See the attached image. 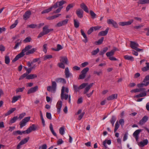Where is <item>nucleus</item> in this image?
Returning a JSON list of instances; mask_svg holds the SVG:
<instances>
[{"instance_id":"f257e3e1","label":"nucleus","mask_w":149,"mask_h":149,"mask_svg":"<svg viewBox=\"0 0 149 149\" xmlns=\"http://www.w3.org/2000/svg\"><path fill=\"white\" fill-rule=\"evenodd\" d=\"M32 47V46L30 45L26 46L24 49L22 50L21 52L19 54L16 56L15 58L13 60L12 62H14L19 58L23 57L25 54H24L25 52H26L25 54L26 55L33 54L37 49V48H33L29 50Z\"/></svg>"},{"instance_id":"f03ea898","label":"nucleus","mask_w":149,"mask_h":149,"mask_svg":"<svg viewBox=\"0 0 149 149\" xmlns=\"http://www.w3.org/2000/svg\"><path fill=\"white\" fill-rule=\"evenodd\" d=\"M66 3V2L64 0H61L60 1H57L54 5L50 8L45 10L42 12V14L48 13L51 11L53 8L56 9L58 8L53 12V13H60L61 9L63 8V5Z\"/></svg>"},{"instance_id":"7ed1b4c3","label":"nucleus","mask_w":149,"mask_h":149,"mask_svg":"<svg viewBox=\"0 0 149 149\" xmlns=\"http://www.w3.org/2000/svg\"><path fill=\"white\" fill-rule=\"evenodd\" d=\"M65 88L64 86H63L61 90V100L64 99L65 100H67L69 98V102L70 103L71 100V96L70 95H68V94L64 93Z\"/></svg>"},{"instance_id":"20e7f679","label":"nucleus","mask_w":149,"mask_h":149,"mask_svg":"<svg viewBox=\"0 0 149 149\" xmlns=\"http://www.w3.org/2000/svg\"><path fill=\"white\" fill-rule=\"evenodd\" d=\"M57 84L56 82L55 81L52 82V86H48L47 87V91L51 92L52 93H55L56 89Z\"/></svg>"},{"instance_id":"39448f33","label":"nucleus","mask_w":149,"mask_h":149,"mask_svg":"<svg viewBox=\"0 0 149 149\" xmlns=\"http://www.w3.org/2000/svg\"><path fill=\"white\" fill-rule=\"evenodd\" d=\"M130 46L132 48L136 50L137 52H140L143 50V49H140L138 48L139 47V45L133 41H131L130 44Z\"/></svg>"},{"instance_id":"423d86ee","label":"nucleus","mask_w":149,"mask_h":149,"mask_svg":"<svg viewBox=\"0 0 149 149\" xmlns=\"http://www.w3.org/2000/svg\"><path fill=\"white\" fill-rule=\"evenodd\" d=\"M89 68L88 67L84 68L81 71V74L79 76V79H84L86 76V74L89 71Z\"/></svg>"},{"instance_id":"0eeeda50","label":"nucleus","mask_w":149,"mask_h":149,"mask_svg":"<svg viewBox=\"0 0 149 149\" xmlns=\"http://www.w3.org/2000/svg\"><path fill=\"white\" fill-rule=\"evenodd\" d=\"M49 27L48 25H45L43 28L42 31L40 32L38 36V38L42 37L45 35L48 34V28Z\"/></svg>"},{"instance_id":"6e6552de","label":"nucleus","mask_w":149,"mask_h":149,"mask_svg":"<svg viewBox=\"0 0 149 149\" xmlns=\"http://www.w3.org/2000/svg\"><path fill=\"white\" fill-rule=\"evenodd\" d=\"M30 117H27L25 118L20 123V127L22 128L25 126L26 123L30 120Z\"/></svg>"},{"instance_id":"1a4fd4ad","label":"nucleus","mask_w":149,"mask_h":149,"mask_svg":"<svg viewBox=\"0 0 149 149\" xmlns=\"http://www.w3.org/2000/svg\"><path fill=\"white\" fill-rule=\"evenodd\" d=\"M76 13L79 18H81L83 17L84 11L82 9H77L76 11Z\"/></svg>"},{"instance_id":"9d476101","label":"nucleus","mask_w":149,"mask_h":149,"mask_svg":"<svg viewBox=\"0 0 149 149\" xmlns=\"http://www.w3.org/2000/svg\"><path fill=\"white\" fill-rule=\"evenodd\" d=\"M68 19H66L58 22L56 25V27H59L66 25L68 23Z\"/></svg>"},{"instance_id":"9b49d317","label":"nucleus","mask_w":149,"mask_h":149,"mask_svg":"<svg viewBox=\"0 0 149 149\" xmlns=\"http://www.w3.org/2000/svg\"><path fill=\"white\" fill-rule=\"evenodd\" d=\"M64 72L65 77L66 78H68L70 77H72V74L70 72L68 67H67L65 68Z\"/></svg>"},{"instance_id":"f8f14e48","label":"nucleus","mask_w":149,"mask_h":149,"mask_svg":"<svg viewBox=\"0 0 149 149\" xmlns=\"http://www.w3.org/2000/svg\"><path fill=\"white\" fill-rule=\"evenodd\" d=\"M107 23L109 24H112L115 28H117L118 27V25L117 23L112 19H108Z\"/></svg>"},{"instance_id":"ddd939ff","label":"nucleus","mask_w":149,"mask_h":149,"mask_svg":"<svg viewBox=\"0 0 149 149\" xmlns=\"http://www.w3.org/2000/svg\"><path fill=\"white\" fill-rule=\"evenodd\" d=\"M141 130L139 129L136 130L133 134V136L135 138L136 141H137L139 139V135L141 131Z\"/></svg>"},{"instance_id":"4468645a","label":"nucleus","mask_w":149,"mask_h":149,"mask_svg":"<svg viewBox=\"0 0 149 149\" xmlns=\"http://www.w3.org/2000/svg\"><path fill=\"white\" fill-rule=\"evenodd\" d=\"M62 102L60 101L58 102L56 104V108L57 109V112L59 114L61 111V109L62 106Z\"/></svg>"},{"instance_id":"2eb2a0df","label":"nucleus","mask_w":149,"mask_h":149,"mask_svg":"<svg viewBox=\"0 0 149 149\" xmlns=\"http://www.w3.org/2000/svg\"><path fill=\"white\" fill-rule=\"evenodd\" d=\"M31 14V12L30 11H26L23 15V19L26 20L27 19Z\"/></svg>"},{"instance_id":"dca6fc26","label":"nucleus","mask_w":149,"mask_h":149,"mask_svg":"<svg viewBox=\"0 0 149 149\" xmlns=\"http://www.w3.org/2000/svg\"><path fill=\"white\" fill-rule=\"evenodd\" d=\"M148 118L147 116H144L139 121V124L141 125H143L148 120Z\"/></svg>"},{"instance_id":"f3484780","label":"nucleus","mask_w":149,"mask_h":149,"mask_svg":"<svg viewBox=\"0 0 149 149\" xmlns=\"http://www.w3.org/2000/svg\"><path fill=\"white\" fill-rule=\"evenodd\" d=\"M37 128V127L35 126V125L34 124H33L31 126L29 127V128L27 129V133H29L32 131H35Z\"/></svg>"},{"instance_id":"a211bd4d","label":"nucleus","mask_w":149,"mask_h":149,"mask_svg":"<svg viewBox=\"0 0 149 149\" xmlns=\"http://www.w3.org/2000/svg\"><path fill=\"white\" fill-rule=\"evenodd\" d=\"M60 61L61 63H63L65 64H68V58L66 56H62L60 58Z\"/></svg>"},{"instance_id":"6ab92c4d","label":"nucleus","mask_w":149,"mask_h":149,"mask_svg":"<svg viewBox=\"0 0 149 149\" xmlns=\"http://www.w3.org/2000/svg\"><path fill=\"white\" fill-rule=\"evenodd\" d=\"M38 86H37L30 88L28 91L27 93L28 94L35 92L38 90Z\"/></svg>"},{"instance_id":"aec40b11","label":"nucleus","mask_w":149,"mask_h":149,"mask_svg":"<svg viewBox=\"0 0 149 149\" xmlns=\"http://www.w3.org/2000/svg\"><path fill=\"white\" fill-rule=\"evenodd\" d=\"M56 81L58 83H61L63 84L66 83V80L63 78H58L55 79Z\"/></svg>"},{"instance_id":"412c9836","label":"nucleus","mask_w":149,"mask_h":149,"mask_svg":"<svg viewBox=\"0 0 149 149\" xmlns=\"http://www.w3.org/2000/svg\"><path fill=\"white\" fill-rule=\"evenodd\" d=\"M80 7L81 9H83L84 11L87 13H89L88 8L87 6L84 3H82L80 5Z\"/></svg>"},{"instance_id":"4be33fe9","label":"nucleus","mask_w":149,"mask_h":149,"mask_svg":"<svg viewBox=\"0 0 149 149\" xmlns=\"http://www.w3.org/2000/svg\"><path fill=\"white\" fill-rule=\"evenodd\" d=\"M148 143V140L147 139H146L139 143L138 145L140 146L143 147L144 146L147 145Z\"/></svg>"},{"instance_id":"5701e85b","label":"nucleus","mask_w":149,"mask_h":149,"mask_svg":"<svg viewBox=\"0 0 149 149\" xmlns=\"http://www.w3.org/2000/svg\"><path fill=\"white\" fill-rule=\"evenodd\" d=\"M93 83H91L89 85H87V86L85 88V89L83 93L86 94L89 91L90 88L93 86Z\"/></svg>"},{"instance_id":"b1692460","label":"nucleus","mask_w":149,"mask_h":149,"mask_svg":"<svg viewBox=\"0 0 149 149\" xmlns=\"http://www.w3.org/2000/svg\"><path fill=\"white\" fill-rule=\"evenodd\" d=\"M109 30V28L107 27L105 31H102L100 32L98 34V36H105L108 33Z\"/></svg>"},{"instance_id":"393cba45","label":"nucleus","mask_w":149,"mask_h":149,"mask_svg":"<svg viewBox=\"0 0 149 149\" xmlns=\"http://www.w3.org/2000/svg\"><path fill=\"white\" fill-rule=\"evenodd\" d=\"M117 94H113L108 97L107 98V100H113L114 99H116L117 97Z\"/></svg>"},{"instance_id":"a878e982","label":"nucleus","mask_w":149,"mask_h":149,"mask_svg":"<svg viewBox=\"0 0 149 149\" xmlns=\"http://www.w3.org/2000/svg\"><path fill=\"white\" fill-rule=\"evenodd\" d=\"M81 32L82 35L83 36L84 38H85V39L83 40V41L85 43H86L87 42L88 40L86 36L84 33V31L82 29L81 30Z\"/></svg>"},{"instance_id":"bb28decb","label":"nucleus","mask_w":149,"mask_h":149,"mask_svg":"<svg viewBox=\"0 0 149 149\" xmlns=\"http://www.w3.org/2000/svg\"><path fill=\"white\" fill-rule=\"evenodd\" d=\"M16 44L15 46L14 47V49H16L22 43V41L21 40H20L18 39L15 42Z\"/></svg>"},{"instance_id":"cd10ccee","label":"nucleus","mask_w":149,"mask_h":149,"mask_svg":"<svg viewBox=\"0 0 149 149\" xmlns=\"http://www.w3.org/2000/svg\"><path fill=\"white\" fill-rule=\"evenodd\" d=\"M36 66L35 64L33 65V66L31 67H30V68L26 69V73L27 74H28L29 73H30L31 71V70L35 69Z\"/></svg>"},{"instance_id":"c85d7f7f","label":"nucleus","mask_w":149,"mask_h":149,"mask_svg":"<svg viewBox=\"0 0 149 149\" xmlns=\"http://www.w3.org/2000/svg\"><path fill=\"white\" fill-rule=\"evenodd\" d=\"M147 93L146 91L143 92V93H141L136 95L134 96V97H136L137 98H139L141 97H144L146 96Z\"/></svg>"},{"instance_id":"c756f323","label":"nucleus","mask_w":149,"mask_h":149,"mask_svg":"<svg viewBox=\"0 0 149 149\" xmlns=\"http://www.w3.org/2000/svg\"><path fill=\"white\" fill-rule=\"evenodd\" d=\"M37 77L36 74H30L28 75L26 79H33Z\"/></svg>"},{"instance_id":"7c9ffc66","label":"nucleus","mask_w":149,"mask_h":149,"mask_svg":"<svg viewBox=\"0 0 149 149\" xmlns=\"http://www.w3.org/2000/svg\"><path fill=\"white\" fill-rule=\"evenodd\" d=\"M21 98L20 95H17L14 96L12 99V102L13 103H14L16 102L19 99Z\"/></svg>"},{"instance_id":"2f4dec72","label":"nucleus","mask_w":149,"mask_h":149,"mask_svg":"<svg viewBox=\"0 0 149 149\" xmlns=\"http://www.w3.org/2000/svg\"><path fill=\"white\" fill-rule=\"evenodd\" d=\"M16 110L15 108H13L11 109L7 112L5 113L4 114L5 116L9 115L13 113Z\"/></svg>"},{"instance_id":"473e14b6","label":"nucleus","mask_w":149,"mask_h":149,"mask_svg":"<svg viewBox=\"0 0 149 149\" xmlns=\"http://www.w3.org/2000/svg\"><path fill=\"white\" fill-rule=\"evenodd\" d=\"M106 143H107L108 145H110L111 143V141L110 140H105L103 142V145L106 148H107V146L106 145Z\"/></svg>"},{"instance_id":"72a5a7b5","label":"nucleus","mask_w":149,"mask_h":149,"mask_svg":"<svg viewBox=\"0 0 149 149\" xmlns=\"http://www.w3.org/2000/svg\"><path fill=\"white\" fill-rule=\"evenodd\" d=\"M104 38L103 37H102L100 39H99L97 41L95 42V44L97 45H99L102 44L104 40Z\"/></svg>"},{"instance_id":"f704fd0d","label":"nucleus","mask_w":149,"mask_h":149,"mask_svg":"<svg viewBox=\"0 0 149 149\" xmlns=\"http://www.w3.org/2000/svg\"><path fill=\"white\" fill-rule=\"evenodd\" d=\"M108 50V48L107 47H105L103 50L100 51L99 55H102V56H103V55Z\"/></svg>"},{"instance_id":"c9c22d12","label":"nucleus","mask_w":149,"mask_h":149,"mask_svg":"<svg viewBox=\"0 0 149 149\" xmlns=\"http://www.w3.org/2000/svg\"><path fill=\"white\" fill-rule=\"evenodd\" d=\"M63 49V47L60 44H58L57 45V48H52V49L55 51H58L60 50Z\"/></svg>"},{"instance_id":"e433bc0d","label":"nucleus","mask_w":149,"mask_h":149,"mask_svg":"<svg viewBox=\"0 0 149 149\" xmlns=\"http://www.w3.org/2000/svg\"><path fill=\"white\" fill-rule=\"evenodd\" d=\"M49 128L50 131H51L52 133L55 136H56L57 135L56 133L54 131L53 129V125L52 124H50L49 126Z\"/></svg>"},{"instance_id":"4c0bfd02","label":"nucleus","mask_w":149,"mask_h":149,"mask_svg":"<svg viewBox=\"0 0 149 149\" xmlns=\"http://www.w3.org/2000/svg\"><path fill=\"white\" fill-rule=\"evenodd\" d=\"M124 58L126 60L133 61L134 60V58L133 57L128 55H125L124 56Z\"/></svg>"},{"instance_id":"58836bf2","label":"nucleus","mask_w":149,"mask_h":149,"mask_svg":"<svg viewBox=\"0 0 149 149\" xmlns=\"http://www.w3.org/2000/svg\"><path fill=\"white\" fill-rule=\"evenodd\" d=\"M116 120V118L115 116H112L110 120V122L112 124L113 126H114V123Z\"/></svg>"},{"instance_id":"ea45409f","label":"nucleus","mask_w":149,"mask_h":149,"mask_svg":"<svg viewBox=\"0 0 149 149\" xmlns=\"http://www.w3.org/2000/svg\"><path fill=\"white\" fill-rule=\"evenodd\" d=\"M74 27L76 28L79 27V23L77 19H74Z\"/></svg>"},{"instance_id":"a19ab883","label":"nucleus","mask_w":149,"mask_h":149,"mask_svg":"<svg viewBox=\"0 0 149 149\" xmlns=\"http://www.w3.org/2000/svg\"><path fill=\"white\" fill-rule=\"evenodd\" d=\"M146 66L142 68V70L144 72L146 71L149 70V63H146Z\"/></svg>"},{"instance_id":"79ce46f5","label":"nucleus","mask_w":149,"mask_h":149,"mask_svg":"<svg viewBox=\"0 0 149 149\" xmlns=\"http://www.w3.org/2000/svg\"><path fill=\"white\" fill-rule=\"evenodd\" d=\"M114 51H113L112 50L109 52H107L106 55L107 57H110L111 56H113L114 54Z\"/></svg>"},{"instance_id":"37998d69","label":"nucleus","mask_w":149,"mask_h":149,"mask_svg":"<svg viewBox=\"0 0 149 149\" xmlns=\"http://www.w3.org/2000/svg\"><path fill=\"white\" fill-rule=\"evenodd\" d=\"M29 137H27L26 138H25L22 140L20 142L22 143V145L26 143L29 141Z\"/></svg>"},{"instance_id":"c03bdc74","label":"nucleus","mask_w":149,"mask_h":149,"mask_svg":"<svg viewBox=\"0 0 149 149\" xmlns=\"http://www.w3.org/2000/svg\"><path fill=\"white\" fill-rule=\"evenodd\" d=\"M32 40L31 38L30 37H28L26 38L23 41V42L25 43H27L30 42Z\"/></svg>"},{"instance_id":"a18cd8bd","label":"nucleus","mask_w":149,"mask_h":149,"mask_svg":"<svg viewBox=\"0 0 149 149\" xmlns=\"http://www.w3.org/2000/svg\"><path fill=\"white\" fill-rule=\"evenodd\" d=\"M120 125L118 123V121H116L115 123V128L114 130V132H116L118 128L119 127Z\"/></svg>"},{"instance_id":"49530a36","label":"nucleus","mask_w":149,"mask_h":149,"mask_svg":"<svg viewBox=\"0 0 149 149\" xmlns=\"http://www.w3.org/2000/svg\"><path fill=\"white\" fill-rule=\"evenodd\" d=\"M10 62V59L9 56H5V63L7 64H9Z\"/></svg>"},{"instance_id":"de8ad7c7","label":"nucleus","mask_w":149,"mask_h":149,"mask_svg":"<svg viewBox=\"0 0 149 149\" xmlns=\"http://www.w3.org/2000/svg\"><path fill=\"white\" fill-rule=\"evenodd\" d=\"M15 136H17L18 135H22L21 131L20 130H17L14 131L13 133Z\"/></svg>"},{"instance_id":"09e8293b","label":"nucleus","mask_w":149,"mask_h":149,"mask_svg":"<svg viewBox=\"0 0 149 149\" xmlns=\"http://www.w3.org/2000/svg\"><path fill=\"white\" fill-rule=\"evenodd\" d=\"M99 49L98 48H97L96 49L93 50L91 52V54L92 55H95L97 54L99 52Z\"/></svg>"},{"instance_id":"8fccbe9b","label":"nucleus","mask_w":149,"mask_h":149,"mask_svg":"<svg viewBox=\"0 0 149 149\" xmlns=\"http://www.w3.org/2000/svg\"><path fill=\"white\" fill-rule=\"evenodd\" d=\"M17 23L18 21L17 20H16L15 21L14 23L12 25H11V26H10V29H12L15 28L17 25Z\"/></svg>"},{"instance_id":"3c124183","label":"nucleus","mask_w":149,"mask_h":149,"mask_svg":"<svg viewBox=\"0 0 149 149\" xmlns=\"http://www.w3.org/2000/svg\"><path fill=\"white\" fill-rule=\"evenodd\" d=\"M73 87L75 92H77L80 90L79 86L78 87L77 86L75 85H73Z\"/></svg>"},{"instance_id":"603ef678","label":"nucleus","mask_w":149,"mask_h":149,"mask_svg":"<svg viewBox=\"0 0 149 149\" xmlns=\"http://www.w3.org/2000/svg\"><path fill=\"white\" fill-rule=\"evenodd\" d=\"M59 133L60 134L62 135L64 134V128L63 127H62L60 128L59 130Z\"/></svg>"},{"instance_id":"864d4df0","label":"nucleus","mask_w":149,"mask_h":149,"mask_svg":"<svg viewBox=\"0 0 149 149\" xmlns=\"http://www.w3.org/2000/svg\"><path fill=\"white\" fill-rule=\"evenodd\" d=\"M88 83H84L81 84L79 86L80 89H82L84 88L86 86H87Z\"/></svg>"},{"instance_id":"5fc2aeb1","label":"nucleus","mask_w":149,"mask_h":149,"mask_svg":"<svg viewBox=\"0 0 149 149\" xmlns=\"http://www.w3.org/2000/svg\"><path fill=\"white\" fill-rule=\"evenodd\" d=\"M18 119L17 116H15L12 118L10 121L11 123H15L16 120Z\"/></svg>"},{"instance_id":"6e6d98bb","label":"nucleus","mask_w":149,"mask_h":149,"mask_svg":"<svg viewBox=\"0 0 149 149\" xmlns=\"http://www.w3.org/2000/svg\"><path fill=\"white\" fill-rule=\"evenodd\" d=\"M90 15L92 18H95L96 15L94 12L92 10H91L90 11Z\"/></svg>"},{"instance_id":"4d7b16f0","label":"nucleus","mask_w":149,"mask_h":149,"mask_svg":"<svg viewBox=\"0 0 149 149\" xmlns=\"http://www.w3.org/2000/svg\"><path fill=\"white\" fill-rule=\"evenodd\" d=\"M47 45L46 44H44L43 46V50L46 53L47 52Z\"/></svg>"},{"instance_id":"13d9d810","label":"nucleus","mask_w":149,"mask_h":149,"mask_svg":"<svg viewBox=\"0 0 149 149\" xmlns=\"http://www.w3.org/2000/svg\"><path fill=\"white\" fill-rule=\"evenodd\" d=\"M24 89L25 88L24 87L22 88H18L16 90V93H17L19 92H22L24 91Z\"/></svg>"},{"instance_id":"bf43d9fd","label":"nucleus","mask_w":149,"mask_h":149,"mask_svg":"<svg viewBox=\"0 0 149 149\" xmlns=\"http://www.w3.org/2000/svg\"><path fill=\"white\" fill-rule=\"evenodd\" d=\"M73 7V5L72 4H69L67 7L66 8V10L68 11L69 10Z\"/></svg>"},{"instance_id":"052dcab7","label":"nucleus","mask_w":149,"mask_h":149,"mask_svg":"<svg viewBox=\"0 0 149 149\" xmlns=\"http://www.w3.org/2000/svg\"><path fill=\"white\" fill-rule=\"evenodd\" d=\"M37 26V25L36 24H31L30 25H27V27H29L31 28L34 29L36 28Z\"/></svg>"},{"instance_id":"680f3d73","label":"nucleus","mask_w":149,"mask_h":149,"mask_svg":"<svg viewBox=\"0 0 149 149\" xmlns=\"http://www.w3.org/2000/svg\"><path fill=\"white\" fill-rule=\"evenodd\" d=\"M27 76L28 74L26 73H24L20 77L19 79V80H21L23 79L25 77L26 78V77Z\"/></svg>"},{"instance_id":"e2e57ef3","label":"nucleus","mask_w":149,"mask_h":149,"mask_svg":"<svg viewBox=\"0 0 149 149\" xmlns=\"http://www.w3.org/2000/svg\"><path fill=\"white\" fill-rule=\"evenodd\" d=\"M64 64L63 63H58V66L61 68H62L63 69H64L65 68V66L64 65Z\"/></svg>"},{"instance_id":"0e129e2a","label":"nucleus","mask_w":149,"mask_h":149,"mask_svg":"<svg viewBox=\"0 0 149 149\" xmlns=\"http://www.w3.org/2000/svg\"><path fill=\"white\" fill-rule=\"evenodd\" d=\"M52 58V55H47L44 56V59L45 60L49 58Z\"/></svg>"},{"instance_id":"69168bd1","label":"nucleus","mask_w":149,"mask_h":149,"mask_svg":"<svg viewBox=\"0 0 149 149\" xmlns=\"http://www.w3.org/2000/svg\"><path fill=\"white\" fill-rule=\"evenodd\" d=\"M46 116L47 118L48 119L50 120H51L52 119V116L50 113L49 112H47Z\"/></svg>"},{"instance_id":"338daca9","label":"nucleus","mask_w":149,"mask_h":149,"mask_svg":"<svg viewBox=\"0 0 149 149\" xmlns=\"http://www.w3.org/2000/svg\"><path fill=\"white\" fill-rule=\"evenodd\" d=\"M133 22V19L127 22H125V25H130Z\"/></svg>"},{"instance_id":"774afa93","label":"nucleus","mask_w":149,"mask_h":149,"mask_svg":"<svg viewBox=\"0 0 149 149\" xmlns=\"http://www.w3.org/2000/svg\"><path fill=\"white\" fill-rule=\"evenodd\" d=\"M94 30L92 27H91L90 29L88 30L87 32V33L88 35L90 34Z\"/></svg>"}]
</instances>
